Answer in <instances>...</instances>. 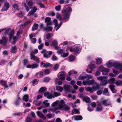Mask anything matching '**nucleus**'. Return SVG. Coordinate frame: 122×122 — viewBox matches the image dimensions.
Returning a JSON list of instances; mask_svg holds the SVG:
<instances>
[{"label": "nucleus", "instance_id": "obj_1", "mask_svg": "<svg viewBox=\"0 0 122 122\" xmlns=\"http://www.w3.org/2000/svg\"><path fill=\"white\" fill-rule=\"evenodd\" d=\"M71 12V8L68 7L65 10H63L62 12L64 15V17L62 18L60 14L57 13L56 14V17L57 19L60 20H65V21H68L69 18L70 14Z\"/></svg>", "mask_w": 122, "mask_h": 122}, {"label": "nucleus", "instance_id": "obj_2", "mask_svg": "<svg viewBox=\"0 0 122 122\" xmlns=\"http://www.w3.org/2000/svg\"><path fill=\"white\" fill-rule=\"evenodd\" d=\"M58 105V106L56 107L55 110H60L62 108L65 110H69L70 109V107L68 105L64 104V101L63 100L60 101L57 100L52 103V106H54Z\"/></svg>", "mask_w": 122, "mask_h": 122}, {"label": "nucleus", "instance_id": "obj_3", "mask_svg": "<svg viewBox=\"0 0 122 122\" xmlns=\"http://www.w3.org/2000/svg\"><path fill=\"white\" fill-rule=\"evenodd\" d=\"M113 65L116 69L119 70L120 72L122 71V64L118 61H116L113 63L111 60H110L107 62L106 65L108 67H110Z\"/></svg>", "mask_w": 122, "mask_h": 122}, {"label": "nucleus", "instance_id": "obj_4", "mask_svg": "<svg viewBox=\"0 0 122 122\" xmlns=\"http://www.w3.org/2000/svg\"><path fill=\"white\" fill-rule=\"evenodd\" d=\"M81 46L80 45H78L76 46L75 48H73L72 46H69L67 48V50H69L71 52H73L75 54H79L81 51Z\"/></svg>", "mask_w": 122, "mask_h": 122}, {"label": "nucleus", "instance_id": "obj_5", "mask_svg": "<svg viewBox=\"0 0 122 122\" xmlns=\"http://www.w3.org/2000/svg\"><path fill=\"white\" fill-rule=\"evenodd\" d=\"M95 83L96 84L95 86H93L92 87H89L86 88V87H85V88L86 91L90 92L91 93H92L96 90L99 89L100 88L99 85L96 82H95Z\"/></svg>", "mask_w": 122, "mask_h": 122}, {"label": "nucleus", "instance_id": "obj_6", "mask_svg": "<svg viewBox=\"0 0 122 122\" xmlns=\"http://www.w3.org/2000/svg\"><path fill=\"white\" fill-rule=\"evenodd\" d=\"M99 70L100 71L102 72V74L103 75H107L109 71L108 69H106L102 66H99Z\"/></svg>", "mask_w": 122, "mask_h": 122}, {"label": "nucleus", "instance_id": "obj_7", "mask_svg": "<svg viewBox=\"0 0 122 122\" xmlns=\"http://www.w3.org/2000/svg\"><path fill=\"white\" fill-rule=\"evenodd\" d=\"M10 7V5L9 3L7 2H6L5 3L4 6L1 10V11H6Z\"/></svg>", "mask_w": 122, "mask_h": 122}, {"label": "nucleus", "instance_id": "obj_8", "mask_svg": "<svg viewBox=\"0 0 122 122\" xmlns=\"http://www.w3.org/2000/svg\"><path fill=\"white\" fill-rule=\"evenodd\" d=\"M94 82L95 81L93 79L90 80L86 79V80L84 81H83V83L84 85H92Z\"/></svg>", "mask_w": 122, "mask_h": 122}, {"label": "nucleus", "instance_id": "obj_9", "mask_svg": "<svg viewBox=\"0 0 122 122\" xmlns=\"http://www.w3.org/2000/svg\"><path fill=\"white\" fill-rule=\"evenodd\" d=\"M52 103L51 105V106L52 107H53V108H49L48 109V112H50V111L55 112L56 114H57L59 113L60 111L59 110H55V108L58 106V105H56L54 106H52Z\"/></svg>", "mask_w": 122, "mask_h": 122}, {"label": "nucleus", "instance_id": "obj_10", "mask_svg": "<svg viewBox=\"0 0 122 122\" xmlns=\"http://www.w3.org/2000/svg\"><path fill=\"white\" fill-rule=\"evenodd\" d=\"M53 22L55 25V27H57L56 29V31H57L60 27L62 24V22L61 21L60 23L58 24L57 20L56 19H54L53 20Z\"/></svg>", "mask_w": 122, "mask_h": 122}, {"label": "nucleus", "instance_id": "obj_11", "mask_svg": "<svg viewBox=\"0 0 122 122\" xmlns=\"http://www.w3.org/2000/svg\"><path fill=\"white\" fill-rule=\"evenodd\" d=\"M30 59L36 61L37 63L39 62V59L37 57L35 56L34 54L33 53H31L30 54Z\"/></svg>", "mask_w": 122, "mask_h": 122}, {"label": "nucleus", "instance_id": "obj_12", "mask_svg": "<svg viewBox=\"0 0 122 122\" xmlns=\"http://www.w3.org/2000/svg\"><path fill=\"white\" fill-rule=\"evenodd\" d=\"M102 104L105 106H108L111 105V101L109 100H105L102 101Z\"/></svg>", "mask_w": 122, "mask_h": 122}, {"label": "nucleus", "instance_id": "obj_13", "mask_svg": "<svg viewBox=\"0 0 122 122\" xmlns=\"http://www.w3.org/2000/svg\"><path fill=\"white\" fill-rule=\"evenodd\" d=\"M37 8L34 6L31 10L27 14V16H30L33 15L37 10Z\"/></svg>", "mask_w": 122, "mask_h": 122}, {"label": "nucleus", "instance_id": "obj_14", "mask_svg": "<svg viewBox=\"0 0 122 122\" xmlns=\"http://www.w3.org/2000/svg\"><path fill=\"white\" fill-rule=\"evenodd\" d=\"M37 115L40 118H42L43 120H45L46 119V117L44 116L43 113L40 111L37 112Z\"/></svg>", "mask_w": 122, "mask_h": 122}, {"label": "nucleus", "instance_id": "obj_15", "mask_svg": "<svg viewBox=\"0 0 122 122\" xmlns=\"http://www.w3.org/2000/svg\"><path fill=\"white\" fill-rule=\"evenodd\" d=\"M44 96L46 97L48 99H51L54 98L53 95L51 93H50L48 92H47L44 94Z\"/></svg>", "mask_w": 122, "mask_h": 122}, {"label": "nucleus", "instance_id": "obj_16", "mask_svg": "<svg viewBox=\"0 0 122 122\" xmlns=\"http://www.w3.org/2000/svg\"><path fill=\"white\" fill-rule=\"evenodd\" d=\"M22 32L20 31H18L17 33L16 36H14L13 39V41L14 43H15V42L16 41L17 39H18V38L20 37V36H19L20 34H21Z\"/></svg>", "mask_w": 122, "mask_h": 122}, {"label": "nucleus", "instance_id": "obj_17", "mask_svg": "<svg viewBox=\"0 0 122 122\" xmlns=\"http://www.w3.org/2000/svg\"><path fill=\"white\" fill-rule=\"evenodd\" d=\"M71 86L70 85H65L63 87L64 90L66 92H69L70 91Z\"/></svg>", "mask_w": 122, "mask_h": 122}, {"label": "nucleus", "instance_id": "obj_18", "mask_svg": "<svg viewBox=\"0 0 122 122\" xmlns=\"http://www.w3.org/2000/svg\"><path fill=\"white\" fill-rule=\"evenodd\" d=\"M2 40H0V44H2L3 43L4 45L6 44L7 42V39L5 37H2Z\"/></svg>", "mask_w": 122, "mask_h": 122}, {"label": "nucleus", "instance_id": "obj_19", "mask_svg": "<svg viewBox=\"0 0 122 122\" xmlns=\"http://www.w3.org/2000/svg\"><path fill=\"white\" fill-rule=\"evenodd\" d=\"M51 19L50 17H46L45 20V22L47 23L46 25L47 26L48 25H50L51 24L52 22L51 21Z\"/></svg>", "mask_w": 122, "mask_h": 122}, {"label": "nucleus", "instance_id": "obj_20", "mask_svg": "<svg viewBox=\"0 0 122 122\" xmlns=\"http://www.w3.org/2000/svg\"><path fill=\"white\" fill-rule=\"evenodd\" d=\"M73 118L75 120H82V117L80 115H75L73 117Z\"/></svg>", "mask_w": 122, "mask_h": 122}, {"label": "nucleus", "instance_id": "obj_21", "mask_svg": "<svg viewBox=\"0 0 122 122\" xmlns=\"http://www.w3.org/2000/svg\"><path fill=\"white\" fill-rule=\"evenodd\" d=\"M58 76L62 80H64L65 79V75L62 73H59L58 74Z\"/></svg>", "mask_w": 122, "mask_h": 122}, {"label": "nucleus", "instance_id": "obj_22", "mask_svg": "<svg viewBox=\"0 0 122 122\" xmlns=\"http://www.w3.org/2000/svg\"><path fill=\"white\" fill-rule=\"evenodd\" d=\"M0 82L2 83V85L4 86L5 88H7L8 87V86L7 84V81L3 80H1L0 81Z\"/></svg>", "mask_w": 122, "mask_h": 122}, {"label": "nucleus", "instance_id": "obj_23", "mask_svg": "<svg viewBox=\"0 0 122 122\" xmlns=\"http://www.w3.org/2000/svg\"><path fill=\"white\" fill-rule=\"evenodd\" d=\"M52 53V52L51 51L47 52L44 54V56L46 58H48L50 56Z\"/></svg>", "mask_w": 122, "mask_h": 122}, {"label": "nucleus", "instance_id": "obj_24", "mask_svg": "<svg viewBox=\"0 0 122 122\" xmlns=\"http://www.w3.org/2000/svg\"><path fill=\"white\" fill-rule=\"evenodd\" d=\"M52 27L51 26H49L47 27H44L43 28V30L50 31L52 30Z\"/></svg>", "mask_w": 122, "mask_h": 122}, {"label": "nucleus", "instance_id": "obj_25", "mask_svg": "<svg viewBox=\"0 0 122 122\" xmlns=\"http://www.w3.org/2000/svg\"><path fill=\"white\" fill-rule=\"evenodd\" d=\"M108 78V77L107 76H99L97 77V79L98 80L102 81L103 80H106Z\"/></svg>", "mask_w": 122, "mask_h": 122}, {"label": "nucleus", "instance_id": "obj_26", "mask_svg": "<svg viewBox=\"0 0 122 122\" xmlns=\"http://www.w3.org/2000/svg\"><path fill=\"white\" fill-rule=\"evenodd\" d=\"M109 87L110 88L112 92L114 93H116V91L115 89V86L113 85H109Z\"/></svg>", "mask_w": 122, "mask_h": 122}, {"label": "nucleus", "instance_id": "obj_27", "mask_svg": "<svg viewBox=\"0 0 122 122\" xmlns=\"http://www.w3.org/2000/svg\"><path fill=\"white\" fill-rule=\"evenodd\" d=\"M20 99V98L19 97V95H18L17 98L16 99L14 102V104L16 106H18L19 104Z\"/></svg>", "mask_w": 122, "mask_h": 122}, {"label": "nucleus", "instance_id": "obj_28", "mask_svg": "<svg viewBox=\"0 0 122 122\" xmlns=\"http://www.w3.org/2000/svg\"><path fill=\"white\" fill-rule=\"evenodd\" d=\"M26 2L30 8L32 7L33 3L32 0H26Z\"/></svg>", "mask_w": 122, "mask_h": 122}, {"label": "nucleus", "instance_id": "obj_29", "mask_svg": "<svg viewBox=\"0 0 122 122\" xmlns=\"http://www.w3.org/2000/svg\"><path fill=\"white\" fill-rule=\"evenodd\" d=\"M38 26L39 25L38 24L36 23H34L32 28V31H33L37 30Z\"/></svg>", "mask_w": 122, "mask_h": 122}, {"label": "nucleus", "instance_id": "obj_30", "mask_svg": "<svg viewBox=\"0 0 122 122\" xmlns=\"http://www.w3.org/2000/svg\"><path fill=\"white\" fill-rule=\"evenodd\" d=\"M36 76L38 78H40L43 76V73L41 71L39 72L36 74Z\"/></svg>", "mask_w": 122, "mask_h": 122}, {"label": "nucleus", "instance_id": "obj_31", "mask_svg": "<svg viewBox=\"0 0 122 122\" xmlns=\"http://www.w3.org/2000/svg\"><path fill=\"white\" fill-rule=\"evenodd\" d=\"M75 59V56L72 55H70L69 56V61L70 62L74 61Z\"/></svg>", "mask_w": 122, "mask_h": 122}, {"label": "nucleus", "instance_id": "obj_32", "mask_svg": "<svg viewBox=\"0 0 122 122\" xmlns=\"http://www.w3.org/2000/svg\"><path fill=\"white\" fill-rule=\"evenodd\" d=\"M47 90L46 88L45 87H42L39 89V91L40 93H43Z\"/></svg>", "mask_w": 122, "mask_h": 122}, {"label": "nucleus", "instance_id": "obj_33", "mask_svg": "<svg viewBox=\"0 0 122 122\" xmlns=\"http://www.w3.org/2000/svg\"><path fill=\"white\" fill-rule=\"evenodd\" d=\"M56 89L58 91L61 92L63 91V88L60 86H56Z\"/></svg>", "mask_w": 122, "mask_h": 122}, {"label": "nucleus", "instance_id": "obj_34", "mask_svg": "<svg viewBox=\"0 0 122 122\" xmlns=\"http://www.w3.org/2000/svg\"><path fill=\"white\" fill-rule=\"evenodd\" d=\"M102 107L100 103H99L98 104V106L97 108L96 111H101L102 109Z\"/></svg>", "mask_w": 122, "mask_h": 122}, {"label": "nucleus", "instance_id": "obj_35", "mask_svg": "<svg viewBox=\"0 0 122 122\" xmlns=\"http://www.w3.org/2000/svg\"><path fill=\"white\" fill-rule=\"evenodd\" d=\"M102 58H97L96 60V64L98 65L101 64L102 63Z\"/></svg>", "mask_w": 122, "mask_h": 122}, {"label": "nucleus", "instance_id": "obj_36", "mask_svg": "<svg viewBox=\"0 0 122 122\" xmlns=\"http://www.w3.org/2000/svg\"><path fill=\"white\" fill-rule=\"evenodd\" d=\"M115 78H111L108 80V82L110 84H114L115 83Z\"/></svg>", "mask_w": 122, "mask_h": 122}, {"label": "nucleus", "instance_id": "obj_37", "mask_svg": "<svg viewBox=\"0 0 122 122\" xmlns=\"http://www.w3.org/2000/svg\"><path fill=\"white\" fill-rule=\"evenodd\" d=\"M48 100H45L43 102V104L46 107H48L50 105V103L48 102Z\"/></svg>", "mask_w": 122, "mask_h": 122}, {"label": "nucleus", "instance_id": "obj_38", "mask_svg": "<svg viewBox=\"0 0 122 122\" xmlns=\"http://www.w3.org/2000/svg\"><path fill=\"white\" fill-rule=\"evenodd\" d=\"M103 93L104 95L107 96H109V95L107 88H105L104 89Z\"/></svg>", "mask_w": 122, "mask_h": 122}, {"label": "nucleus", "instance_id": "obj_39", "mask_svg": "<svg viewBox=\"0 0 122 122\" xmlns=\"http://www.w3.org/2000/svg\"><path fill=\"white\" fill-rule=\"evenodd\" d=\"M106 80H103L101 82L100 84L101 86H104L107 84L108 82Z\"/></svg>", "mask_w": 122, "mask_h": 122}, {"label": "nucleus", "instance_id": "obj_40", "mask_svg": "<svg viewBox=\"0 0 122 122\" xmlns=\"http://www.w3.org/2000/svg\"><path fill=\"white\" fill-rule=\"evenodd\" d=\"M13 7L15 9L19 10V6L17 4H13L12 5Z\"/></svg>", "mask_w": 122, "mask_h": 122}, {"label": "nucleus", "instance_id": "obj_41", "mask_svg": "<svg viewBox=\"0 0 122 122\" xmlns=\"http://www.w3.org/2000/svg\"><path fill=\"white\" fill-rule=\"evenodd\" d=\"M29 99V96L27 95H25L23 98V99L25 102L28 101Z\"/></svg>", "mask_w": 122, "mask_h": 122}, {"label": "nucleus", "instance_id": "obj_42", "mask_svg": "<svg viewBox=\"0 0 122 122\" xmlns=\"http://www.w3.org/2000/svg\"><path fill=\"white\" fill-rule=\"evenodd\" d=\"M16 50L17 49L15 46L12 47L11 50V52L13 53H15L16 52Z\"/></svg>", "mask_w": 122, "mask_h": 122}, {"label": "nucleus", "instance_id": "obj_43", "mask_svg": "<svg viewBox=\"0 0 122 122\" xmlns=\"http://www.w3.org/2000/svg\"><path fill=\"white\" fill-rule=\"evenodd\" d=\"M95 68V66L93 64L89 65L88 66V69H90L91 70H93Z\"/></svg>", "mask_w": 122, "mask_h": 122}, {"label": "nucleus", "instance_id": "obj_44", "mask_svg": "<svg viewBox=\"0 0 122 122\" xmlns=\"http://www.w3.org/2000/svg\"><path fill=\"white\" fill-rule=\"evenodd\" d=\"M39 65L38 64L36 63H34L32 65V69H35L38 68Z\"/></svg>", "mask_w": 122, "mask_h": 122}, {"label": "nucleus", "instance_id": "obj_45", "mask_svg": "<svg viewBox=\"0 0 122 122\" xmlns=\"http://www.w3.org/2000/svg\"><path fill=\"white\" fill-rule=\"evenodd\" d=\"M47 116L48 118L50 119L54 117L55 116V115L52 113L48 114H47Z\"/></svg>", "mask_w": 122, "mask_h": 122}, {"label": "nucleus", "instance_id": "obj_46", "mask_svg": "<svg viewBox=\"0 0 122 122\" xmlns=\"http://www.w3.org/2000/svg\"><path fill=\"white\" fill-rule=\"evenodd\" d=\"M24 15V13L21 11H20V13H18L17 14V15L18 16L21 18Z\"/></svg>", "mask_w": 122, "mask_h": 122}, {"label": "nucleus", "instance_id": "obj_47", "mask_svg": "<svg viewBox=\"0 0 122 122\" xmlns=\"http://www.w3.org/2000/svg\"><path fill=\"white\" fill-rule=\"evenodd\" d=\"M14 33V30H12L10 32V33L9 34V37L10 40H11V38H12L13 36Z\"/></svg>", "mask_w": 122, "mask_h": 122}, {"label": "nucleus", "instance_id": "obj_48", "mask_svg": "<svg viewBox=\"0 0 122 122\" xmlns=\"http://www.w3.org/2000/svg\"><path fill=\"white\" fill-rule=\"evenodd\" d=\"M84 99L85 102L86 103H89L90 102V98L87 97H85L84 98Z\"/></svg>", "mask_w": 122, "mask_h": 122}, {"label": "nucleus", "instance_id": "obj_49", "mask_svg": "<svg viewBox=\"0 0 122 122\" xmlns=\"http://www.w3.org/2000/svg\"><path fill=\"white\" fill-rule=\"evenodd\" d=\"M61 95V94L59 92H54L53 93V96L54 98L55 97H57L60 96Z\"/></svg>", "mask_w": 122, "mask_h": 122}, {"label": "nucleus", "instance_id": "obj_50", "mask_svg": "<svg viewBox=\"0 0 122 122\" xmlns=\"http://www.w3.org/2000/svg\"><path fill=\"white\" fill-rule=\"evenodd\" d=\"M69 55L68 53H65L63 52L62 54H61V56L63 57H66L67 56Z\"/></svg>", "mask_w": 122, "mask_h": 122}, {"label": "nucleus", "instance_id": "obj_51", "mask_svg": "<svg viewBox=\"0 0 122 122\" xmlns=\"http://www.w3.org/2000/svg\"><path fill=\"white\" fill-rule=\"evenodd\" d=\"M38 81L36 79H34L32 81V83L33 85H36L38 83Z\"/></svg>", "mask_w": 122, "mask_h": 122}, {"label": "nucleus", "instance_id": "obj_52", "mask_svg": "<svg viewBox=\"0 0 122 122\" xmlns=\"http://www.w3.org/2000/svg\"><path fill=\"white\" fill-rule=\"evenodd\" d=\"M51 59L53 61H55L58 60V58L57 57L54 55H53L52 56Z\"/></svg>", "mask_w": 122, "mask_h": 122}, {"label": "nucleus", "instance_id": "obj_53", "mask_svg": "<svg viewBox=\"0 0 122 122\" xmlns=\"http://www.w3.org/2000/svg\"><path fill=\"white\" fill-rule=\"evenodd\" d=\"M61 6L60 5H58L56 6L55 9L56 10L58 11H60L61 10Z\"/></svg>", "mask_w": 122, "mask_h": 122}, {"label": "nucleus", "instance_id": "obj_54", "mask_svg": "<svg viewBox=\"0 0 122 122\" xmlns=\"http://www.w3.org/2000/svg\"><path fill=\"white\" fill-rule=\"evenodd\" d=\"M52 44L54 46H56L58 44V42L57 41L55 40H54L52 41Z\"/></svg>", "mask_w": 122, "mask_h": 122}, {"label": "nucleus", "instance_id": "obj_55", "mask_svg": "<svg viewBox=\"0 0 122 122\" xmlns=\"http://www.w3.org/2000/svg\"><path fill=\"white\" fill-rule=\"evenodd\" d=\"M59 67V64H55L53 67V68L54 70H57Z\"/></svg>", "mask_w": 122, "mask_h": 122}, {"label": "nucleus", "instance_id": "obj_56", "mask_svg": "<svg viewBox=\"0 0 122 122\" xmlns=\"http://www.w3.org/2000/svg\"><path fill=\"white\" fill-rule=\"evenodd\" d=\"M116 83L117 86H119L122 85V81L119 80L117 81H116Z\"/></svg>", "mask_w": 122, "mask_h": 122}, {"label": "nucleus", "instance_id": "obj_57", "mask_svg": "<svg viewBox=\"0 0 122 122\" xmlns=\"http://www.w3.org/2000/svg\"><path fill=\"white\" fill-rule=\"evenodd\" d=\"M53 36V34L51 33H48V34L46 36V38L47 39H50L51 37L52 36Z\"/></svg>", "mask_w": 122, "mask_h": 122}, {"label": "nucleus", "instance_id": "obj_58", "mask_svg": "<svg viewBox=\"0 0 122 122\" xmlns=\"http://www.w3.org/2000/svg\"><path fill=\"white\" fill-rule=\"evenodd\" d=\"M57 53L59 54H61H61L63 52V49H61L57 51Z\"/></svg>", "mask_w": 122, "mask_h": 122}, {"label": "nucleus", "instance_id": "obj_59", "mask_svg": "<svg viewBox=\"0 0 122 122\" xmlns=\"http://www.w3.org/2000/svg\"><path fill=\"white\" fill-rule=\"evenodd\" d=\"M44 71V73L46 74H49L51 72V71L47 69L45 70Z\"/></svg>", "mask_w": 122, "mask_h": 122}, {"label": "nucleus", "instance_id": "obj_60", "mask_svg": "<svg viewBox=\"0 0 122 122\" xmlns=\"http://www.w3.org/2000/svg\"><path fill=\"white\" fill-rule=\"evenodd\" d=\"M50 80V78L48 77H46L43 80V81L45 82H49Z\"/></svg>", "mask_w": 122, "mask_h": 122}, {"label": "nucleus", "instance_id": "obj_61", "mask_svg": "<svg viewBox=\"0 0 122 122\" xmlns=\"http://www.w3.org/2000/svg\"><path fill=\"white\" fill-rule=\"evenodd\" d=\"M52 66L50 63H47L46 64H44L43 66V67L46 68H47L49 66Z\"/></svg>", "mask_w": 122, "mask_h": 122}, {"label": "nucleus", "instance_id": "obj_62", "mask_svg": "<svg viewBox=\"0 0 122 122\" xmlns=\"http://www.w3.org/2000/svg\"><path fill=\"white\" fill-rule=\"evenodd\" d=\"M82 74L80 75L79 76V78L80 79L84 80L86 79V76H82Z\"/></svg>", "mask_w": 122, "mask_h": 122}, {"label": "nucleus", "instance_id": "obj_63", "mask_svg": "<svg viewBox=\"0 0 122 122\" xmlns=\"http://www.w3.org/2000/svg\"><path fill=\"white\" fill-rule=\"evenodd\" d=\"M103 91L102 90H100L98 91L97 92V94L99 95H101Z\"/></svg>", "mask_w": 122, "mask_h": 122}, {"label": "nucleus", "instance_id": "obj_64", "mask_svg": "<svg viewBox=\"0 0 122 122\" xmlns=\"http://www.w3.org/2000/svg\"><path fill=\"white\" fill-rule=\"evenodd\" d=\"M113 72L114 74L116 76L119 73L118 71L116 70L115 69H113Z\"/></svg>", "mask_w": 122, "mask_h": 122}]
</instances>
